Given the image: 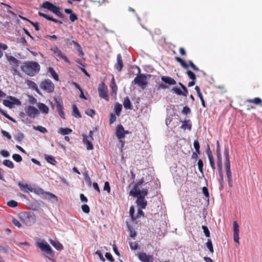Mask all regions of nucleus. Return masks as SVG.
I'll list each match as a JSON object with an SVG mask.
<instances>
[{
    "instance_id": "obj_1",
    "label": "nucleus",
    "mask_w": 262,
    "mask_h": 262,
    "mask_svg": "<svg viewBox=\"0 0 262 262\" xmlns=\"http://www.w3.org/2000/svg\"><path fill=\"white\" fill-rule=\"evenodd\" d=\"M21 70L27 75L33 76L39 72L40 66L35 61H27L21 66Z\"/></svg>"
},
{
    "instance_id": "obj_2",
    "label": "nucleus",
    "mask_w": 262,
    "mask_h": 262,
    "mask_svg": "<svg viewBox=\"0 0 262 262\" xmlns=\"http://www.w3.org/2000/svg\"><path fill=\"white\" fill-rule=\"evenodd\" d=\"M224 155L225 158L224 165L226 173L228 179V183L229 187H231L232 186L233 181L232 178V173L230 169L229 153L227 148H225L224 151Z\"/></svg>"
},
{
    "instance_id": "obj_3",
    "label": "nucleus",
    "mask_w": 262,
    "mask_h": 262,
    "mask_svg": "<svg viewBox=\"0 0 262 262\" xmlns=\"http://www.w3.org/2000/svg\"><path fill=\"white\" fill-rule=\"evenodd\" d=\"M36 245L42 251L45 252L46 254H49L51 256H53L54 255V253L50 246L45 241L41 240L37 242L36 243Z\"/></svg>"
},
{
    "instance_id": "obj_4",
    "label": "nucleus",
    "mask_w": 262,
    "mask_h": 262,
    "mask_svg": "<svg viewBox=\"0 0 262 262\" xmlns=\"http://www.w3.org/2000/svg\"><path fill=\"white\" fill-rule=\"evenodd\" d=\"M40 87L48 93H52L54 90V84L50 79H46L40 84Z\"/></svg>"
},
{
    "instance_id": "obj_5",
    "label": "nucleus",
    "mask_w": 262,
    "mask_h": 262,
    "mask_svg": "<svg viewBox=\"0 0 262 262\" xmlns=\"http://www.w3.org/2000/svg\"><path fill=\"white\" fill-rule=\"evenodd\" d=\"M130 132L128 130H125L123 126L122 125H119L116 127V136L118 139L120 140V142L121 143L122 145H123V143L121 141V139L124 138L126 134H129Z\"/></svg>"
},
{
    "instance_id": "obj_6",
    "label": "nucleus",
    "mask_w": 262,
    "mask_h": 262,
    "mask_svg": "<svg viewBox=\"0 0 262 262\" xmlns=\"http://www.w3.org/2000/svg\"><path fill=\"white\" fill-rule=\"evenodd\" d=\"M98 91L99 95L100 98H102L106 101H108V96L107 95V87L105 85L104 82H102L99 85Z\"/></svg>"
},
{
    "instance_id": "obj_7",
    "label": "nucleus",
    "mask_w": 262,
    "mask_h": 262,
    "mask_svg": "<svg viewBox=\"0 0 262 262\" xmlns=\"http://www.w3.org/2000/svg\"><path fill=\"white\" fill-rule=\"evenodd\" d=\"M132 83L137 84L139 86H146L147 83L146 76L145 75L141 74L134 79Z\"/></svg>"
},
{
    "instance_id": "obj_8",
    "label": "nucleus",
    "mask_w": 262,
    "mask_h": 262,
    "mask_svg": "<svg viewBox=\"0 0 262 262\" xmlns=\"http://www.w3.org/2000/svg\"><path fill=\"white\" fill-rule=\"evenodd\" d=\"M39 192L43 199L52 201V202H57V198L54 194L49 192H45L42 189H39Z\"/></svg>"
},
{
    "instance_id": "obj_9",
    "label": "nucleus",
    "mask_w": 262,
    "mask_h": 262,
    "mask_svg": "<svg viewBox=\"0 0 262 262\" xmlns=\"http://www.w3.org/2000/svg\"><path fill=\"white\" fill-rule=\"evenodd\" d=\"M9 100H4L3 104L10 108H12L14 104H19V100L13 97L10 96Z\"/></svg>"
},
{
    "instance_id": "obj_10",
    "label": "nucleus",
    "mask_w": 262,
    "mask_h": 262,
    "mask_svg": "<svg viewBox=\"0 0 262 262\" xmlns=\"http://www.w3.org/2000/svg\"><path fill=\"white\" fill-rule=\"evenodd\" d=\"M27 115L30 118H34L39 114L38 110L34 106L29 105L26 109Z\"/></svg>"
},
{
    "instance_id": "obj_11",
    "label": "nucleus",
    "mask_w": 262,
    "mask_h": 262,
    "mask_svg": "<svg viewBox=\"0 0 262 262\" xmlns=\"http://www.w3.org/2000/svg\"><path fill=\"white\" fill-rule=\"evenodd\" d=\"M233 239H234V241L237 243V244H239V226H238V224L237 223V222L235 221L233 222Z\"/></svg>"
},
{
    "instance_id": "obj_12",
    "label": "nucleus",
    "mask_w": 262,
    "mask_h": 262,
    "mask_svg": "<svg viewBox=\"0 0 262 262\" xmlns=\"http://www.w3.org/2000/svg\"><path fill=\"white\" fill-rule=\"evenodd\" d=\"M7 59L10 64L13 65V70L16 73L17 72V68L19 63V61L12 56L7 55Z\"/></svg>"
},
{
    "instance_id": "obj_13",
    "label": "nucleus",
    "mask_w": 262,
    "mask_h": 262,
    "mask_svg": "<svg viewBox=\"0 0 262 262\" xmlns=\"http://www.w3.org/2000/svg\"><path fill=\"white\" fill-rule=\"evenodd\" d=\"M139 259L142 262H152L153 261L152 256L147 255L144 252H141L138 254Z\"/></svg>"
},
{
    "instance_id": "obj_14",
    "label": "nucleus",
    "mask_w": 262,
    "mask_h": 262,
    "mask_svg": "<svg viewBox=\"0 0 262 262\" xmlns=\"http://www.w3.org/2000/svg\"><path fill=\"white\" fill-rule=\"evenodd\" d=\"M57 6L48 1L44 2L41 6V8L47 9L52 13H54V11L57 9Z\"/></svg>"
},
{
    "instance_id": "obj_15",
    "label": "nucleus",
    "mask_w": 262,
    "mask_h": 262,
    "mask_svg": "<svg viewBox=\"0 0 262 262\" xmlns=\"http://www.w3.org/2000/svg\"><path fill=\"white\" fill-rule=\"evenodd\" d=\"M216 158L217 168L221 169V165H222V158L219 141H217L216 143Z\"/></svg>"
},
{
    "instance_id": "obj_16",
    "label": "nucleus",
    "mask_w": 262,
    "mask_h": 262,
    "mask_svg": "<svg viewBox=\"0 0 262 262\" xmlns=\"http://www.w3.org/2000/svg\"><path fill=\"white\" fill-rule=\"evenodd\" d=\"M123 67V60L120 54L117 56V62L115 64V68L119 72H121Z\"/></svg>"
},
{
    "instance_id": "obj_17",
    "label": "nucleus",
    "mask_w": 262,
    "mask_h": 262,
    "mask_svg": "<svg viewBox=\"0 0 262 262\" xmlns=\"http://www.w3.org/2000/svg\"><path fill=\"white\" fill-rule=\"evenodd\" d=\"M90 137L88 136H83V142L84 144L86 145V149L88 150H92L93 149V144L91 143V141Z\"/></svg>"
},
{
    "instance_id": "obj_18",
    "label": "nucleus",
    "mask_w": 262,
    "mask_h": 262,
    "mask_svg": "<svg viewBox=\"0 0 262 262\" xmlns=\"http://www.w3.org/2000/svg\"><path fill=\"white\" fill-rule=\"evenodd\" d=\"M17 184L19 188L24 192L28 193L29 192L32 191V188L31 186L27 184H23L19 182Z\"/></svg>"
},
{
    "instance_id": "obj_19",
    "label": "nucleus",
    "mask_w": 262,
    "mask_h": 262,
    "mask_svg": "<svg viewBox=\"0 0 262 262\" xmlns=\"http://www.w3.org/2000/svg\"><path fill=\"white\" fill-rule=\"evenodd\" d=\"M137 198L136 200V203L138 206H140L141 209L145 208L147 205V201L144 198L138 196H136Z\"/></svg>"
},
{
    "instance_id": "obj_20",
    "label": "nucleus",
    "mask_w": 262,
    "mask_h": 262,
    "mask_svg": "<svg viewBox=\"0 0 262 262\" xmlns=\"http://www.w3.org/2000/svg\"><path fill=\"white\" fill-rule=\"evenodd\" d=\"M139 186L136 185L134 184L133 188L130 190L129 192V195H132L134 197L138 196V195L140 193V189L139 188Z\"/></svg>"
},
{
    "instance_id": "obj_21",
    "label": "nucleus",
    "mask_w": 262,
    "mask_h": 262,
    "mask_svg": "<svg viewBox=\"0 0 262 262\" xmlns=\"http://www.w3.org/2000/svg\"><path fill=\"white\" fill-rule=\"evenodd\" d=\"M161 79L164 82L169 85H174L176 84V80L170 77L163 76L162 77Z\"/></svg>"
},
{
    "instance_id": "obj_22",
    "label": "nucleus",
    "mask_w": 262,
    "mask_h": 262,
    "mask_svg": "<svg viewBox=\"0 0 262 262\" xmlns=\"http://www.w3.org/2000/svg\"><path fill=\"white\" fill-rule=\"evenodd\" d=\"M50 242L51 244L57 250H61L63 249L62 245L59 242L50 239Z\"/></svg>"
},
{
    "instance_id": "obj_23",
    "label": "nucleus",
    "mask_w": 262,
    "mask_h": 262,
    "mask_svg": "<svg viewBox=\"0 0 262 262\" xmlns=\"http://www.w3.org/2000/svg\"><path fill=\"white\" fill-rule=\"evenodd\" d=\"M123 105L125 109L127 110H132L133 106L132 105L128 97H126L124 98V100L123 102Z\"/></svg>"
},
{
    "instance_id": "obj_24",
    "label": "nucleus",
    "mask_w": 262,
    "mask_h": 262,
    "mask_svg": "<svg viewBox=\"0 0 262 262\" xmlns=\"http://www.w3.org/2000/svg\"><path fill=\"white\" fill-rule=\"evenodd\" d=\"M72 130L69 128L61 127L59 129L58 133L63 136L67 135L71 133Z\"/></svg>"
},
{
    "instance_id": "obj_25",
    "label": "nucleus",
    "mask_w": 262,
    "mask_h": 262,
    "mask_svg": "<svg viewBox=\"0 0 262 262\" xmlns=\"http://www.w3.org/2000/svg\"><path fill=\"white\" fill-rule=\"evenodd\" d=\"M38 15L40 16H42L44 18H45L46 19H47V20H50V21H53L55 23H58V20L57 19H56L49 15H48L47 14H46L45 13H43L42 12H38Z\"/></svg>"
},
{
    "instance_id": "obj_26",
    "label": "nucleus",
    "mask_w": 262,
    "mask_h": 262,
    "mask_svg": "<svg viewBox=\"0 0 262 262\" xmlns=\"http://www.w3.org/2000/svg\"><path fill=\"white\" fill-rule=\"evenodd\" d=\"M38 108L40 110V111L44 113V114H48L49 112V107L44 103H40L38 104Z\"/></svg>"
},
{
    "instance_id": "obj_27",
    "label": "nucleus",
    "mask_w": 262,
    "mask_h": 262,
    "mask_svg": "<svg viewBox=\"0 0 262 262\" xmlns=\"http://www.w3.org/2000/svg\"><path fill=\"white\" fill-rule=\"evenodd\" d=\"M56 55L59 59H63L66 62H69L65 54H63L60 50H57V54Z\"/></svg>"
},
{
    "instance_id": "obj_28",
    "label": "nucleus",
    "mask_w": 262,
    "mask_h": 262,
    "mask_svg": "<svg viewBox=\"0 0 262 262\" xmlns=\"http://www.w3.org/2000/svg\"><path fill=\"white\" fill-rule=\"evenodd\" d=\"M54 101L55 102V104H56V110L58 112V113L60 112V111H63V106L60 103V100L56 98H54Z\"/></svg>"
},
{
    "instance_id": "obj_29",
    "label": "nucleus",
    "mask_w": 262,
    "mask_h": 262,
    "mask_svg": "<svg viewBox=\"0 0 262 262\" xmlns=\"http://www.w3.org/2000/svg\"><path fill=\"white\" fill-rule=\"evenodd\" d=\"M49 73L52 75L53 78L56 81H58L59 80L58 75L56 73L55 71L53 68L51 67H49L48 69Z\"/></svg>"
},
{
    "instance_id": "obj_30",
    "label": "nucleus",
    "mask_w": 262,
    "mask_h": 262,
    "mask_svg": "<svg viewBox=\"0 0 262 262\" xmlns=\"http://www.w3.org/2000/svg\"><path fill=\"white\" fill-rule=\"evenodd\" d=\"M45 159L46 160V161L48 163L51 164L52 165H55V164L57 163V162L55 160L54 158L52 156L46 155H45Z\"/></svg>"
},
{
    "instance_id": "obj_31",
    "label": "nucleus",
    "mask_w": 262,
    "mask_h": 262,
    "mask_svg": "<svg viewBox=\"0 0 262 262\" xmlns=\"http://www.w3.org/2000/svg\"><path fill=\"white\" fill-rule=\"evenodd\" d=\"M246 102L249 103H253L256 105H259L261 103L262 100L260 98L256 97L252 99H247Z\"/></svg>"
},
{
    "instance_id": "obj_32",
    "label": "nucleus",
    "mask_w": 262,
    "mask_h": 262,
    "mask_svg": "<svg viewBox=\"0 0 262 262\" xmlns=\"http://www.w3.org/2000/svg\"><path fill=\"white\" fill-rule=\"evenodd\" d=\"M73 115L77 118L81 117L80 113L77 107L75 105H74L73 106Z\"/></svg>"
},
{
    "instance_id": "obj_33",
    "label": "nucleus",
    "mask_w": 262,
    "mask_h": 262,
    "mask_svg": "<svg viewBox=\"0 0 262 262\" xmlns=\"http://www.w3.org/2000/svg\"><path fill=\"white\" fill-rule=\"evenodd\" d=\"M175 59L177 60V61H178V62H179L180 63V64L183 68H184L185 69H187L188 68V65L187 64H186V63L180 57H176Z\"/></svg>"
},
{
    "instance_id": "obj_34",
    "label": "nucleus",
    "mask_w": 262,
    "mask_h": 262,
    "mask_svg": "<svg viewBox=\"0 0 262 262\" xmlns=\"http://www.w3.org/2000/svg\"><path fill=\"white\" fill-rule=\"evenodd\" d=\"M33 128L35 130H37V131H38L41 133H47L48 132V130L47 129L42 126H40V125H38V126H33Z\"/></svg>"
},
{
    "instance_id": "obj_35",
    "label": "nucleus",
    "mask_w": 262,
    "mask_h": 262,
    "mask_svg": "<svg viewBox=\"0 0 262 262\" xmlns=\"http://www.w3.org/2000/svg\"><path fill=\"white\" fill-rule=\"evenodd\" d=\"M3 164L5 166L11 169L13 168L14 167L13 163L10 160H4L3 162Z\"/></svg>"
},
{
    "instance_id": "obj_36",
    "label": "nucleus",
    "mask_w": 262,
    "mask_h": 262,
    "mask_svg": "<svg viewBox=\"0 0 262 262\" xmlns=\"http://www.w3.org/2000/svg\"><path fill=\"white\" fill-rule=\"evenodd\" d=\"M27 85L29 88L34 90V89H37V84L34 82L30 80H27L26 81Z\"/></svg>"
},
{
    "instance_id": "obj_37",
    "label": "nucleus",
    "mask_w": 262,
    "mask_h": 262,
    "mask_svg": "<svg viewBox=\"0 0 262 262\" xmlns=\"http://www.w3.org/2000/svg\"><path fill=\"white\" fill-rule=\"evenodd\" d=\"M219 171V176H220V185L222 187H223V183H224V178H223V174L222 172V165H221V169L218 168Z\"/></svg>"
},
{
    "instance_id": "obj_38",
    "label": "nucleus",
    "mask_w": 262,
    "mask_h": 262,
    "mask_svg": "<svg viewBox=\"0 0 262 262\" xmlns=\"http://www.w3.org/2000/svg\"><path fill=\"white\" fill-rule=\"evenodd\" d=\"M206 247L209 250V251L212 254L214 252L211 240L210 239H208L207 242L206 243Z\"/></svg>"
},
{
    "instance_id": "obj_39",
    "label": "nucleus",
    "mask_w": 262,
    "mask_h": 262,
    "mask_svg": "<svg viewBox=\"0 0 262 262\" xmlns=\"http://www.w3.org/2000/svg\"><path fill=\"white\" fill-rule=\"evenodd\" d=\"M172 91H173L174 93L176 94L180 95V96H186V94L183 93L182 91L178 88L177 87H173L172 89Z\"/></svg>"
},
{
    "instance_id": "obj_40",
    "label": "nucleus",
    "mask_w": 262,
    "mask_h": 262,
    "mask_svg": "<svg viewBox=\"0 0 262 262\" xmlns=\"http://www.w3.org/2000/svg\"><path fill=\"white\" fill-rule=\"evenodd\" d=\"M122 105L120 104H119V103H117L115 105V112L116 113V114L117 115V116H119L120 115V112L122 110Z\"/></svg>"
},
{
    "instance_id": "obj_41",
    "label": "nucleus",
    "mask_w": 262,
    "mask_h": 262,
    "mask_svg": "<svg viewBox=\"0 0 262 262\" xmlns=\"http://www.w3.org/2000/svg\"><path fill=\"white\" fill-rule=\"evenodd\" d=\"M110 86L112 89L113 93H116V92L117 91V86L116 84L114 77L113 78V79L112 80V82H111Z\"/></svg>"
},
{
    "instance_id": "obj_42",
    "label": "nucleus",
    "mask_w": 262,
    "mask_h": 262,
    "mask_svg": "<svg viewBox=\"0 0 262 262\" xmlns=\"http://www.w3.org/2000/svg\"><path fill=\"white\" fill-rule=\"evenodd\" d=\"M53 13L59 18H63L64 17V15L60 12V8L59 7H57Z\"/></svg>"
},
{
    "instance_id": "obj_43",
    "label": "nucleus",
    "mask_w": 262,
    "mask_h": 262,
    "mask_svg": "<svg viewBox=\"0 0 262 262\" xmlns=\"http://www.w3.org/2000/svg\"><path fill=\"white\" fill-rule=\"evenodd\" d=\"M15 139L18 142H21L23 140L24 136L23 134L20 132L18 133L15 136Z\"/></svg>"
},
{
    "instance_id": "obj_44",
    "label": "nucleus",
    "mask_w": 262,
    "mask_h": 262,
    "mask_svg": "<svg viewBox=\"0 0 262 262\" xmlns=\"http://www.w3.org/2000/svg\"><path fill=\"white\" fill-rule=\"evenodd\" d=\"M12 159L16 162H20L23 160L22 157L19 154H17L12 155Z\"/></svg>"
},
{
    "instance_id": "obj_45",
    "label": "nucleus",
    "mask_w": 262,
    "mask_h": 262,
    "mask_svg": "<svg viewBox=\"0 0 262 262\" xmlns=\"http://www.w3.org/2000/svg\"><path fill=\"white\" fill-rule=\"evenodd\" d=\"M18 205V203L16 201L14 200H11L7 202V205L12 208L16 207Z\"/></svg>"
},
{
    "instance_id": "obj_46",
    "label": "nucleus",
    "mask_w": 262,
    "mask_h": 262,
    "mask_svg": "<svg viewBox=\"0 0 262 262\" xmlns=\"http://www.w3.org/2000/svg\"><path fill=\"white\" fill-rule=\"evenodd\" d=\"M181 128L183 129H189L191 130V125L190 124H188L187 122L184 121L183 122V124L181 126Z\"/></svg>"
},
{
    "instance_id": "obj_47",
    "label": "nucleus",
    "mask_w": 262,
    "mask_h": 262,
    "mask_svg": "<svg viewBox=\"0 0 262 262\" xmlns=\"http://www.w3.org/2000/svg\"><path fill=\"white\" fill-rule=\"evenodd\" d=\"M198 166L199 168V170L202 174H203V162L201 159H199L198 162Z\"/></svg>"
},
{
    "instance_id": "obj_48",
    "label": "nucleus",
    "mask_w": 262,
    "mask_h": 262,
    "mask_svg": "<svg viewBox=\"0 0 262 262\" xmlns=\"http://www.w3.org/2000/svg\"><path fill=\"white\" fill-rule=\"evenodd\" d=\"M187 74L188 76L192 80H195L196 79V77L195 74L191 71L188 70L187 71Z\"/></svg>"
},
{
    "instance_id": "obj_49",
    "label": "nucleus",
    "mask_w": 262,
    "mask_h": 262,
    "mask_svg": "<svg viewBox=\"0 0 262 262\" xmlns=\"http://www.w3.org/2000/svg\"><path fill=\"white\" fill-rule=\"evenodd\" d=\"M202 228L203 230V232L206 237L210 236V232L207 226L203 225Z\"/></svg>"
},
{
    "instance_id": "obj_50",
    "label": "nucleus",
    "mask_w": 262,
    "mask_h": 262,
    "mask_svg": "<svg viewBox=\"0 0 262 262\" xmlns=\"http://www.w3.org/2000/svg\"><path fill=\"white\" fill-rule=\"evenodd\" d=\"M148 194V191L147 189H143L140 190V193L138 195V197H141L144 198L146 195Z\"/></svg>"
},
{
    "instance_id": "obj_51",
    "label": "nucleus",
    "mask_w": 262,
    "mask_h": 262,
    "mask_svg": "<svg viewBox=\"0 0 262 262\" xmlns=\"http://www.w3.org/2000/svg\"><path fill=\"white\" fill-rule=\"evenodd\" d=\"M9 249L8 247H4L2 245H0V252L7 253L9 252Z\"/></svg>"
},
{
    "instance_id": "obj_52",
    "label": "nucleus",
    "mask_w": 262,
    "mask_h": 262,
    "mask_svg": "<svg viewBox=\"0 0 262 262\" xmlns=\"http://www.w3.org/2000/svg\"><path fill=\"white\" fill-rule=\"evenodd\" d=\"M129 214L133 221L136 220L137 217H134V208L133 207H131L129 209Z\"/></svg>"
},
{
    "instance_id": "obj_53",
    "label": "nucleus",
    "mask_w": 262,
    "mask_h": 262,
    "mask_svg": "<svg viewBox=\"0 0 262 262\" xmlns=\"http://www.w3.org/2000/svg\"><path fill=\"white\" fill-rule=\"evenodd\" d=\"M103 190L104 191H106L108 193H110L111 191V187L110 186V184L108 182H105L104 183V185L103 187Z\"/></svg>"
},
{
    "instance_id": "obj_54",
    "label": "nucleus",
    "mask_w": 262,
    "mask_h": 262,
    "mask_svg": "<svg viewBox=\"0 0 262 262\" xmlns=\"http://www.w3.org/2000/svg\"><path fill=\"white\" fill-rule=\"evenodd\" d=\"M81 209H82L83 212L85 213H88L90 212V207H89L88 205H87L86 204L83 205L81 206Z\"/></svg>"
},
{
    "instance_id": "obj_55",
    "label": "nucleus",
    "mask_w": 262,
    "mask_h": 262,
    "mask_svg": "<svg viewBox=\"0 0 262 262\" xmlns=\"http://www.w3.org/2000/svg\"><path fill=\"white\" fill-rule=\"evenodd\" d=\"M12 222L15 226H16L18 228H20L21 226V225L20 223L19 222V221L15 218H13L12 219Z\"/></svg>"
},
{
    "instance_id": "obj_56",
    "label": "nucleus",
    "mask_w": 262,
    "mask_h": 262,
    "mask_svg": "<svg viewBox=\"0 0 262 262\" xmlns=\"http://www.w3.org/2000/svg\"><path fill=\"white\" fill-rule=\"evenodd\" d=\"M105 257L111 262H114L115 260L110 253L106 252L105 254Z\"/></svg>"
},
{
    "instance_id": "obj_57",
    "label": "nucleus",
    "mask_w": 262,
    "mask_h": 262,
    "mask_svg": "<svg viewBox=\"0 0 262 262\" xmlns=\"http://www.w3.org/2000/svg\"><path fill=\"white\" fill-rule=\"evenodd\" d=\"M116 120V117L115 114L112 113L110 114V124H113L114 122H115Z\"/></svg>"
},
{
    "instance_id": "obj_58",
    "label": "nucleus",
    "mask_w": 262,
    "mask_h": 262,
    "mask_svg": "<svg viewBox=\"0 0 262 262\" xmlns=\"http://www.w3.org/2000/svg\"><path fill=\"white\" fill-rule=\"evenodd\" d=\"M85 114L91 117H93L94 115H95V112L94 110H92V109H90V110H88L87 111H85Z\"/></svg>"
},
{
    "instance_id": "obj_59",
    "label": "nucleus",
    "mask_w": 262,
    "mask_h": 262,
    "mask_svg": "<svg viewBox=\"0 0 262 262\" xmlns=\"http://www.w3.org/2000/svg\"><path fill=\"white\" fill-rule=\"evenodd\" d=\"M188 63L189 66L191 67V68L195 71H199V68L192 62L191 60H189Z\"/></svg>"
},
{
    "instance_id": "obj_60",
    "label": "nucleus",
    "mask_w": 262,
    "mask_h": 262,
    "mask_svg": "<svg viewBox=\"0 0 262 262\" xmlns=\"http://www.w3.org/2000/svg\"><path fill=\"white\" fill-rule=\"evenodd\" d=\"M209 161L210 165L211 167L212 168L213 171H214L215 169V163L214 162L213 158L209 159Z\"/></svg>"
},
{
    "instance_id": "obj_61",
    "label": "nucleus",
    "mask_w": 262,
    "mask_h": 262,
    "mask_svg": "<svg viewBox=\"0 0 262 262\" xmlns=\"http://www.w3.org/2000/svg\"><path fill=\"white\" fill-rule=\"evenodd\" d=\"M208 148L206 150V154L208 156V159L213 158L212 152L210 149L209 146L207 145Z\"/></svg>"
},
{
    "instance_id": "obj_62",
    "label": "nucleus",
    "mask_w": 262,
    "mask_h": 262,
    "mask_svg": "<svg viewBox=\"0 0 262 262\" xmlns=\"http://www.w3.org/2000/svg\"><path fill=\"white\" fill-rule=\"evenodd\" d=\"M1 133H2V134L3 135V136L6 137L8 139H11V136L9 134L8 132H6V131H5L4 130H2Z\"/></svg>"
},
{
    "instance_id": "obj_63",
    "label": "nucleus",
    "mask_w": 262,
    "mask_h": 262,
    "mask_svg": "<svg viewBox=\"0 0 262 262\" xmlns=\"http://www.w3.org/2000/svg\"><path fill=\"white\" fill-rule=\"evenodd\" d=\"M28 21L35 28L36 31L39 30V27L37 23H34L30 20H28Z\"/></svg>"
},
{
    "instance_id": "obj_64",
    "label": "nucleus",
    "mask_w": 262,
    "mask_h": 262,
    "mask_svg": "<svg viewBox=\"0 0 262 262\" xmlns=\"http://www.w3.org/2000/svg\"><path fill=\"white\" fill-rule=\"evenodd\" d=\"M129 246L131 249L134 250H137L138 248V245L136 242L130 243Z\"/></svg>"
}]
</instances>
